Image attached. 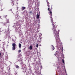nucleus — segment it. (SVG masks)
I'll return each instance as SVG.
<instances>
[{"label": "nucleus", "instance_id": "29", "mask_svg": "<svg viewBox=\"0 0 75 75\" xmlns=\"http://www.w3.org/2000/svg\"><path fill=\"white\" fill-rule=\"evenodd\" d=\"M3 50H4V49H3Z\"/></svg>", "mask_w": 75, "mask_h": 75}, {"label": "nucleus", "instance_id": "23", "mask_svg": "<svg viewBox=\"0 0 75 75\" xmlns=\"http://www.w3.org/2000/svg\"><path fill=\"white\" fill-rule=\"evenodd\" d=\"M52 47H54V46H53V45H52Z\"/></svg>", "mask_w": 75, "mask_h": 75}, {"label": "nucleus", "instance_id": "19", "mask_svg": "<svg viewBox=\"0 0 75 75\" xmlns=\"http://www.w3.org/2000/svg\"><path fill=\"white\" fill-rule=\"evenodd\" d=\"M21 50H18V53H20V52H21Z\"/></svg>", "mask_w": 75, "mask_h": 75}, {"label": "nucleus", "instance_id": "16", "mask_svg": "<svg viewBox=\"0 0 75 75\" xmlns=\"http://www.w3.org/2000/svg\"><path fill=\"white\" fill-rule=\"evenodd\" d=\"M60 46L61 47H63L62 44V43H60Z\"/></svg>", "mask_w": 75, "mask_h": 75}, {"label": "nucleus", "instance_id": "14", "mask_svg": "<svg viewBox=\"0 0 75 75\" xmlns=\"http://www.w3.org/2000/svg\"><path fill=\"white\" fill-rule=\"evenodd\" d=\"M13 50H16V47H12Z\"/></svg>", "mask_w": 75, "mask_h": 75}, {"label": "nucleus", "instance_id": "22", "mask_svg": "<svg viewBox=\"0 0 75 75\" xmlns=\"http://www.w3.org/2000/svg\"><path fill=\"white\" fill-rule=\"evenodd\" d=\"M12 1V3H13V1H14V0H11Z\"/></svg>", "mask_w": 75, "mask_h": 75}, {"label": "nucleus", "instance_id": "24", "mask_svg": "<svg viewBox=\"0 0 75 75\" xmlns=\"http://www.w3.org/2000/svg\"><path fill=\"white\" fill-rule=\"evenodd\" d=\"M1 55V53L0 52V56Z\"/></svg>", "mask_w": 75, "mask_h": 75}, {"label": "nucleus", "instance_id": "26", "mask_svg": "<svg viewBox=\"0 0 75 75\" xmlns=\"http://www.w3.org/2000/svg\"><path fill=\"white\" fill-rule=\"evenodd\" d=\"M52 8H51V10H52Z\"/></svg>", "mask_w": 75, "mask_h": 75}, {"label": "nucleus", "instance_id": "7", "mask_svg": "<svg viewBox=\"0 0 75 75\" xmlns=\"http://www.w3.org/2000/svg\"><path fill=\"white\" fill-rule=\"evenodd\" d=\"M25 9V7H22V10H24Z\"/></svg>", "mask_w": 75, "mask_h": 75}, {"label": "nucleus", "instance_id": "21", "mask_svg": "<svg viewBox=\"0 0 75 75\" xmlns=\"http://www.w3.org/2000/svg\"><path fill=\"white\" fill-rule=\"evenodd\" d=\"M4 17H5V18H6L7 17V15H5Z\"/></svg>", "mask_w": 75, "mask_h": 75}, {"label": "nucleus", "instance_id": "1", "mask_svg": "<svg viewBox=\"0 0 75 75\" xmlns=\"http://www.w3.org/2000/svg\"><path fill=\"white\" fill-rule=\"evenodd\" d=\"M52 26L53 27L52 30L53 31L54 36L56 38V42H58V44H59V41H61L59 39V32L57 31V29H56L57 27V25H55V23H52Z\"/></svg>", "mask_w": 75, "mask_h": 75}, {"label": "nucleus", "instance_id": "25", "mask_svg": "<svg viewBox=\"0 0 75 75\" xmlns=\"http://www.w3.org/2000/svg\"><path fill=\"white\" fill-rule=\"evenodd\" d=\"M30 47H32V46H30Z\"/></svg>", "mask_w": 75, "mask_h": 75}, {"label": "nucleus", "instance_id": "27", "mask_svg": "<svg viewBox=\"0 0 75 75\" xmlns=\"http://www.w3.org/2000/svg\"><path fill=\"white\" fill-rule=\"evenodd\" d=\"M65 72L66 73V70H65Z\"/></svg>", "mask_w": 75, "mask_h": 75}, {"label": "nucleus", "instance_id": "15", "mask_svg": "<svg viewBox=\"0 0 75 75\" xmlns=\"http://www.w3.org/2000/svg\"><path fill=\"white\" fill-rule=\"evenodd\" d=\"M36 47H38V44L37 43L36 45Z\"/></svg>", "mask_w": 75, "mask_h": 75}, {"label": "nucleus", "instance_id": "28", "mask_svg": "<svg viewBox=\"0 0 75 75\" xmlns=\"http://www.w3.org/2000/svg\"><path fill=\"white\" fill-rule=\"evenodd\" d=\"M57 55V54H56V55H55V56H56V55Z\"/></svg>", "mask_w": 75, "mask_h": 75}, {"label": "nucleus", "instance_id": "12", "mask_svg": "<svg viewBox=\"0 0 75 75\" xmlns=\"http://www.w3.org/2000/svg\"><path fill=\"white\" fill-rule=\"evenodd\" d=\"M62 62L63 64H65V61H64V60H63V59H62Z\"/></svg>", "mask_w": 75, "mask_h": 75}, {"label": "nucleus", "instance_id": "11", "mask_svg": "<svg viewBox=\"0 0 75 75\" xmlns=\"http://www.w3.org/2000/svg\"><path fill=\"white\" fill-rule=\"evenodd\" d=\"M21 47V44L19 43V47Z\"/></svg>", "mask_w": 75, "mask_h": 75}, {"label": "nucleus", "instance_id": "20", "mask_svg": "<svg viewBox=\"0 0 75 75\" xmlns=\"http://www.w3.org/2000/svg\"><path fill=\"white\" fill-rule=\"evenodd\" d=\"M29 49L30 50H32V49H33V47H30Z\"/></svg>", "mask_w": 75, "mask_h": 75}, {"label": "nucleus", "instance_id": "9", "mask_svg": "<svg viewBox=\"0 0 75 75\" xmlns=\"http://www.w3.org/2000/svg\"><path fill=\"white\" fill-rule=\"evenodd\" d=\"M46 1L47 4V6L50 5V3H49V2H48V1L47 0Z\"/></svg>", "mask_w": 75, "mask_h": 75}, {"label": "nucleus", "instance_id": "30", "mask_svg": "<svg viewBox=\"0 0 75 75\" xmlns=\"http://www.w3.org/2000/svg\"><path fill=\"white\" fill-rule=\"evenodd\" d=\"M13 4H14V3H13Z\"/></svg>", "mask_w": 75, "mask_h": 75}, {"label": "nucleus", "instance_id": "17", "mask_svg": "<svg viewBox=\"0 0 75 75\" xmlns=\"http://www.w3.org/2000/svg\"><path fill=\"white\" fill-rule=\"evenodd\" d=\"M29 14H32V11H30L29 12Z\"/></svg>", "mask_w": 75, "mask_h": 75}, {"label": "nucleus", "instance_id": "13", "mask_svg": "<svg viewBox=\"0 0 75 75\" xmlns=\"http://www.w3.org/2000/svg\"><path fill=\"white\" fill-rule=\"evenodd\" d=\"M27 69H23V71H24V72H26V70H27Z\"/></svg>", "mask_w": 75, "mask_h": 75}, {"label": "nucleus", "instance_id": "3", "mask_svg": "<svg viewBox=\"0 0 75 75\" xmlns=\"http://www.w3.org/2000/svg\"><path fill=\"white\" fill-rule=\"evenodd\" d=\"M47 6H48V10L49 11H50L49 13L50 14V16H52V11H51V10H50V5H47Z\"/></svg>", "mask_w": 75, "mask_h": 75}, {"label": "nucleus", "instance_id": "31", "mask_svg": "<svg viewBox=\"0 0 75 75\" xmlns=\"http://www.w3.org/2000/svg\"><path fill=\"white\" fill-rule=\"evenodd\" d=\"M63 47H62V48H63Z\"/></svg>", "mask_w": 75, "mask_h": 75}, {"label": "nucleus", "instance_id": "5", "mask_svg": "<svg viewBox=\"0 0 75 75\" xmlns=\"http://www.w3.org/2000/svg\"><path fill=\"white\" fill-rule=\"evenodd\" d=\"M12 46L13 47H17V45H16V43H14L12 44Z\"/></svg>", "mask_w": 75, "mask_h": 75}, {"label": "nucleus", "instance_id": "6", "mask_svg": "<svg viewBox=\"0 0 75 75\" xmlns=\"http://www.w3.org/2000/svg\"><path fill=\"white\" fill-rule=\"evenodd\" d=\"M51 18V23H53V18H52V16H51L50 17Z\"/></svg>", "mask_w": 75, "mask_h": 75}, {"label": "nucleus", "instance_id": "8", "mask_svg": "<svg viewBox=\"0 0 75 75\" xmlns=\"http://www.w3.org/2000/svg\"><path fill=\"white\" fill-rule=\"evenodd\" d=\"M15 67H16V68H17L18 69V68H20L19 67V66H18V65H16Z\"/></svg>", "mask_w": 75, "mask_h": 75}, {"label": "nucleus", "instance_id": "10", "mask_svg": "<svg viewBox=\"0 0 75 75\" xmlns=\"http://www.w3.org/2000/svg\"><path fill=\"white\" fill-rule=\"evenodd\" d=\"M39 17H40V16H39V15H38V14H37V18H39Z\"/></svg>", "mask_w": 75, "mask_h": 75}, {"label": "nucleus", "instance_id": "18", "mask_svg": "<svg viewBox=\"0 0 75 75\" xmlns=\"http://www.w3.org/2000/svg\"><path fill=\"white\" fill-rule=\"evenodd\" d=\"M54 49H55V48L54 47H53L52 49V51H53V50H54Z\"/></svg>", "mask_w": 75, "mask_h": 75}, {"label": "nucleus", "instance_id": "4", "mask_svg": "<svg viewBox=\"0 0 75 75\" xmlns=\"http://www.w3.org/2000/svg\"><path fill=\"white\" fill-rule=\"evenodd\" d=\"M17 59L18 60V61H22L23 59L21 58V56H18Z\"/></svg>", "mask_w": 75, "mask_h": 75}, {"label": "nucleus", "instance_id": "2", "mask_svg": "<svg viewBox=\"0 0 75 75\" xmlns=\"http://www.w3.org/2000/svg\"><path fill=\"white\" fill-rule=\"evenodd\" d=\"M2 25H6V26H8V25H9V21H8L5 23H2Z\"/></svg>", "mask_w": 75, "mask_h": 75}]
</instances>
